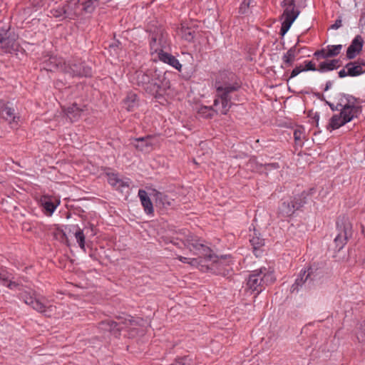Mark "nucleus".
Listing matches in <instances>:
<instances>
[{
  "label": "nucleus",
  "instance_id": "47",
  "mask_svg": "<svg viewBox=\"0 0 365 365\" xmlns=\"http://www.w3.org/2000/svg\"><path fill=\"white\" fill-rule=\"evenodd\" d=\"M64 9V6L63 8H61L59 10H56V11H51V14H53V16L58 18V17H61L63 16V15L65 16V14L63 12Z\"/></svg>",
  "mask_w": 365,
  "mask_h": 365
},
{
  "label": "nucleus",
  "instance_id": "25",
  "mask_svg": "<svg viewBox=\"0 0 365 365\" xmlns=\"http://www.w3.org/2000/svg\"><path fill=\"white\" fill-rule=\"evenodd\" d=\"M340 66V61L338 59H333L328 61L322 62L319 65L317 71L319 72H326L336 69Z\"/></svg>",
  "mask_w": 365,
  "mask_h": 365
},
{
  "label": "nucleus",
  "instance_id": "32",
  "mask_svg": "<svg viewBox=\"0 0 365 365\" xmlns=\"http://www.w3.org/2000/svg\"><path fill=\"white\" fill-rule=\"evenodd\" d=\"M75 237L78 243L79 247L85 250V235L83 230L78 228L74 234Z\"/></svg>",
  "mask_w": 365,
  "mask_h": 365
},
{
  "label": "nucleus",
  "instance_id": "23",
  "mask_svg": "<svg viewBox=\"0 0 365 365\" xmlns=\"http://www.w3.org/2000/svg\"><path fill=\"white\" fill-rule=\"evenodd\" d=\"M13 46L14 39L9 37L7 31L3 30L0 32V48L5 50L6 52H10Z\"/></svg>",
  "mask_w": 365,
  "mask_h": 365
},
{
  "label": "nucleus",
  "instance_id": "19",
  "mask_svg": "<svg viewBox=\"0 0 365 365\" xmlns=\"http://www.w3.org/2000/svg\"><path fill=\"white\" fill-rule=\"evenodd\" d=\"M158 58L161 61L168 63L178 71L181 70L182 65L174 56L166 52H160Z\"/></svg>",
  "mask_w": 365,
  "mask_h": 365
},
{
  "label": "nucleus",
  "instance_id": "2",
  "mask_svg": "<svg viewBox=\"0 0 365 365\" xmlns=\"http://www.w3.org/2000/svg\"><path fill=\"white\" fill-rule=\"evenodd\" d=\"M331 110H340V113L347 120L348 123L354 118H357L361 111V106L359 100L356 98L339 93L336 101L329 103Z\"/></svg>",
  "mask_w": 365,
  "mask_h": 365
},
{
  "label": "nucleus",
  "instance_id": "51",
  "mask_svg": "<svg viewBox=\"0 0 365 365\" xmlns=\"http://www.w3.org/2000/svg\"><path fill=\"white\" fill-rule=\"evenodd\" d=\"M331 86V83L328 82L326 85L325 91H327L329 88V86Z\"/></svg>",
  "mask_w": 365,
  "mask_h": 365
},
{
  "label": "nucleus",
  "instance_id": "37",
  "mask_svg": "<svg viewBox=\"0 0 365 365\" xmlns=\"http://www.w3.org/2000/svg\"><path fill=\"white\" fill-rule=\"evenodd\" d=\"M94 0H86L81 4V7L86 13H91L95 9Z\"/></svg>",
  "mask_w": 365,
  "mask_h": 365
},
{
  "label": "nucleus",
  "instance_id": "20",
  "mask_svg": "<svg viewBox=\"0 0 365 365\" xmlns=\"http://www.w3.org/2000/svg\"><path fill=\"white\" fill-rule=\"evenodd\" d=\"M138 197H140L145 212L148 215L153 214L154 212L153 203L150 197L148 196L147 192L144 190H139Z\"/></svg>",
  "mask_w": 365,
  "mask_h": 365
},
{
  "label": "nucleus",
  "instance_id": "33",
  "mask_svg": "<svg viewBox=\"0 0 365 365\" xmlns=\"http://www.w3.org/2000/svg\"><path fill=\"white\" fill-rule=\"evenodd\" d=\"M305 202V197L304 193L295 197L292 200H291V203L294 206L295 210L302 207Z\"/></svg>",
  "mask_w": 365,
  "mask_h": 365
},
{
  "label": "nucleus",
  "instance_id": "14",
  "mask_svg": "<svg viewBox=\"0 0 365 365\" xmlns=\"http://www.w3.org/2000/svg\"><path fill=\"white\" fill-rule=\"evenodd\" d=\"M343 46L341 44L338 45H328L326 48L317 51L314 56L317 58H329L338 56L342 49Z\"/></svg>",
  "mask_w": 365,
  "mask_h": 365
},
{
  "label": "nucleus",
  "instance_id": "29",
  "mask_svg": "<svg viewBox=\"0 0 365 365\" xmlns=\"http://www.w3.org/2000/svg\"><path fill=\"white\" fill-rule=\"evenodd\" d=\"M153 192L155 197V202L157 205H161L163 207H167L171 205L167 195L155 190H153Z\"/></svg>",
  "mask_w": 365,
  "mask_h": 365
},
{
  "label": "nucleus",
  "instance_id": "36",
  "mask_svg": "<svg viewBox=\"0 0 365 365\" xmlns=\"http://www.w3.org/2000/svg\"><path fill=\"white\" fill-rule=\"evenodd\" d=\"M356 335L359 342L365 343V320L360 324Z\"/></svg>",
  "mask_w": 365,
  "mask_h": 365
},
{
  "label": "nucleus",
  "instance_id": "50",
  "mask_svg": "<svg viewBox=\"0 0 365 365\" xmlns=\"http://www.w3.org/2000/svg\"><path fill=\"white\" fill-rule=\"evenodd\" d=\"M341 26V21H336L334 24L331 26L332 29H336Z\"/></svg>",
  "mask_w": 365,
  "mask_h": 365
},
{
  "label": "nucleus",
  "instance_id": "8",
  "mask_svg": "<svg viewBox=\"0 0 365 365\" xmlns=\"http://www.w3.org/2000/svg\"><path fill=\"white\" fill-rule=\"evenodd\" d=\"M271 277L272 275L267 273L264 267L252 270V292H257V294L260 293Z\"/></svg>",
  "mask_w": 365,
  "mask_h": 365
},
{
  "label": "nucleus",
  "instance_id": "17",
  "mask_svg": "<svg viewBox=\"0 0 365 365\" xmlns=\"http://www.w3.org/2000/svg\"><path fill=\"white\" fill-rule=\"evenodd\" d=\"M364 67H365V63L359 60L348 63L345 66L346 69L348 70L349 76H357L362 74L365 71Z\"/></svg>",
  "mask_w": 365,
  "mask_h": 365
},
{
  "label": "nucleus",
  "instance_id": "21",
  "mask_svg": "<svg viewBox=\"0 0 365 365\" xmlns=\"http://www.w3.org/2000/svg\"><path fill=\"white\" fill-rule=\"evenodd\" d=\"M299 52V51L297 50L295 46L289 48L282 56V61L284 66L282 65V67L284 68L291 66L295 61V58L298 55Z\"/></svg>",
  "mask_w": 365,
  "mask_h": 365
},
{
  "label": "nucleus",
  "instance_id": "42",
  "mask_svg": "<svg viewBox=\"0 0 365 365\" xmlns=\"http://www.w3.org/2000/svg\"><path fill=\"white\" fill-rule=\"evenodd\" d=\"M43 205L44 209L50 214L53 213L56 209V205L51 201H45Z\"/></svg>",
  "mask_w": 365,
  "mask_h": 365
},
{
  "label": "nucleus",
  "instance_id": "3",
  "mask_svg": "<svg viewBox=\"0 0 365 365\" xmlns=\"http://www.w3.org/2000/svg\"><path fill=\"white\" fill-rule=\"evenodd\" d=\"M134 80L138 86L143 87L145 91L152 95L157 93L160 88V81L155 71L139 70L135 73Z\"/></svg>",
  "mask_w": 365,
  "mask_h": 365
},
{
  "label": "nucleus",
  "instance_id": "24",
  "mask_svg": "<svg viewBox=\"0 0 365 365\" xmlns=\"http://www.w3.org/2000/svg\"><path fill=\"white\" fill-rule=\"evenodd\" d=\"M10 275L5 270H1L0 271V280L2 282L3 284L6 286L11 289H18L19 290H21V285L19 283L16 282H14L9 279Z\"/></svg>",
  "mask_w": 365,
  "mask_h": 365
},
{
  "label": "nucleus",
  "instance_id": "39",
  "mask_svg": "<svg viewBox=\"0 0 365 365\" xmlns=\"http://www.w3.org/2000/svg\"><path fill=\"white\" fill-rule=\"evenodd\" d=\"M279 168L278 163H267L265 165H261L260 168H259V172H264L267 173L268 170H271L272 169H278Z\"/></svg>",
  "mask_w": 365,
  "mask_h": 365
},
{
  "label": "nucleus",
  "instance_id": "31",
  "mask_svg": "<svg viewBox=\"0 0 365 365\" xmlns=\"http://www.w3.org/2000/svg\"><path fill=\"white\" fill-rule=\"evenodd\" d=\"M294 138L297 144L302 145L304 138V130L303 128H298L294 131Z\"/></svg>",
  "mask_w": 365,
  "mask_h": 365
},
{
  "label": "nucleus",
  "instance_id": "53",
  "mask_svg": "<svg viewBox=\"0 0 365 365\" xmlns=\"http://www.w3.org/2000/svg\"><path fill=\"white\" fill-rule=\"evenodd\" d=\"M250 279H251V274H249V276H248V280L250 281Z\"/></svg>",
  "mask_w": 365,
  "mask_h": 365
},
{
  "label": "nucleus",
  "instance_id": "26",
  "mask_svg": "<svg viewBox=\"0 0 365 365\" xmlns=\"http://www.w3.org/2000/svg\"><path fill=\"white\" fill-rule=\"evenodd\" d=\"M295 210L291 201L281 202L278 208V213L282 217H288L294 212Z\"/></svg>",
  "mask_w": 365,
  "mask_h": 365
},
{
  "label": "nucleus",
  "instance_id": "34",
  "mask_svg": "<svg viewBox=\"0 0 365 365\" xmlns=\"http://www.w3.org/2000/svg\"><path fill=\"white\" fill-rule=\"evenodd\" d=\"M181 31L182 38L186 41H191L193 40L195 34L194 30L188 27L185 28V26H182Z\"/></svg>",
  "mask_w": 365,
  "mask_h": 365
},
{
  "label": "nucleus",
  "instance_id": "22",
  "mask_svg": "<svg viewBox=\"0 0 365 365\" xmlns=\"http://www.w3.org/2000/svg\"><path fill=\"white\" fill-rule=\"evenodd\" d=\"M83 109L79 107L76 103L72 104V106L67 108L66 113L67 117L71 122L76 121L81 116Z\"/></svg>",
  "mask_w": 365,
  "mask_h": 365
},
{
  "label": "nucleus",
  "instance_id": "27",
  "mask_svg": "<svg viewBox=\"0 0 365 365\" xmlns=\"http://www.w3.org/2000/svg\"><path fill=\"white\" fill-rule=\"evenodd\" d=\"M346 123H348L347 120H346L344 118V116L341 113H339V114L334 115L331 118L329 126L331 129L335 130V129L339 128L340 127H341Z\"/></svg>",
  "mask_w": 365,
  "mask_h": 365
},
{
  "label": "nucleus",
  "instance_id": "52",
  "mask_svg": "<svg viewBox=\"0 0 365 365\" xmlns=\"http://www.w3.org/2000/svg\"><path fill=\"white\" fill-rule=\"evenodd\" d=\"M133 320L129 319V323H130V324H133Z\"/></svg>",
  "mask_w": 365,
  "mask_h": 365
},
{
  "label": "nucleus",
  "instance_id": "44",
  "mask_svg": "<svg viewBox=\"0 0 365 365\" xmlns=\"http://www.w3.org/2000/svg\"><path fill=\"white\" fill-rule=\"evenodd\" d=\"M250 4H251V0H244L240 7V13H241V14L247 13Z\"/></svg>",
  "mask_w": 365,
  "mask_h": 365
},
{
  "label": "nucleus",
  "instance_id": "46",
  "mask_svg": "<svg viewBox=\"0 0 365 365\" xmlns=\"http://www.w3.org/2000/svg\"><path fill=\"white\" fill-rule=\"evenodd\" d=\"M120 182V180L117 178L116 175L112 174L108 175V182L113 185H116Z\"/></svg>",
  "mask_w": 365,
  "mask_h": 365
},
{
  "label": "nucleus",
  "instance_id": "30",
  "mask_svg": "<svg viewBox=\"0 0 365 365\" xmlns=\"http://www.w3.org/2000/svg\"><path fill=\"white\" fill-rule=\"evenodd\" d=\"M0 106L4 107L1 111V115L2 117L10 122L11 120H14V110L11 108L5 106V104L3 101H0Z\"/></svg>",
  "mask_w": 365,
  "mask_h": 365
},
{
  "label": "nucleus",
  "instance_id": "10",
  "mask_svg": "<svg viewBox=\"0 0 365 365\" xmlns=\"http://www.w3.org/2000/svg\"><path fill=\"white\" fill-rule=\"evenodd\" d=\"M197 258H190L189 264L198 267L202 272L214 271L215 272H221L216 266V257L212 260H206L205 256L198 255Z\"/></svg>",
  "mask_w": 365,
  "mask_h": 365
},
{
  "label": "nucleus",
  "instance_id": "35",
  "mask_svg": "<svg viewBox=\"0 0 365 365\" xmlns=\"http://www.w3.org/2000/svg\"><path fill=\"white\" fill-rule=\"evenodd\" d=\"M314 268L312 267H310L307 270H304L302 274V270L301 271V278L297 279L296 282L297 284H299L300 283H304L306 282L309 277H311L312 273H313Z\"/></svg>",
  "mask_w": 365,
  "mask_h": 365
},
{
  "label": "nucleus",
  "instance_id": "48",
  "mask_svg": "<svg viewBox=\"0 0 365 365\" xmlns=\"http://www.w3.org/2000/svg\"><path fill=\"white\" fill-rule=\"evenodd\" d=\"M347 76H349V74H348V70L346 69V68L341 69L339 72V76L340 78H344Z\"/></svg>",
  "mask_w": 365,
  "mask_h": 365
},
{
  "label": "nucleus",
  "instance_id": "1",
  "mask_svg": "<svg viewBox=\"0 0 365 365\" xmlns=\"http://www.w3.org/2000/svg\"><path fill=\"white\" fill-rule=\"evenodd\" d=\"M235 75L233 73H220L215 83L216 88V98L213 106H201L198 110V114L205 118H211L214 113H220L226 115L230 109L231 94L240 88V85L235 82Z\"/></svg>",
  "mask_w": 365,
  "mask_h": 365
},
{
  "label": "nucleus",
  "instance_id": "5",
  "mask_svg": "<svg viewBox=\"0 0 365 365\" xmlns=\"http://www.w3.org/2000/svg\"><path fill=\"white\" fill-rule=\"evenodd\" d=\"M337 235L334 240L335 249L340 251L351 237L353 230L352 224L349 217L340 216L336 222Z\"/></svg>",
  "mask_w": 365,
  "mask_h": 365
},
{
  "label": "nucleus",
  "instance_id": "6",
  "mask_svg": "<svg viewBox=\"0 0 365 365\" xmlns=\"http://www.w3.org/2000/svg\"><path fill=\"white\" fill-rule=\"evenodd\" d=\"M182 243L185 247L188 248L195 255L205 256L206 260H212L215 257L212 250L209 247L205 245L202 240L195 235H187L182 240Z\"/></svg>",
  "mask_w": 365,
  "mask_h": 365
},
{
  "label": "nucleus",
  "instance_id": "16",
  "mask_svg": "<svg viewBox=\"0 0 365 365\" xmlns=\"http://www.w3.org/2000/svg\"><path fill=\"white\" fill-rule=\"evenodd\" d=\"M364 44V40L360 36H356L352 41L351 45L348 47L346 56L349 59H352L361 51Z\"/></svg>",
  "mask_w": 365,
  "mask_h": 365
},
{
  "label": "nucleus",
  "instance_id": "49",
  "mask_svg": "<svg viewBox=\"0 0 365 365\" xmlns=\"http://www.w3.org/2000/svg\"><path fill=\"white\" fill-rule=\"evenodd\" d=\"M178 259L183 262V263H187V264H189V260H190V258L189 257H182V256H178Z\"/></svg>",
  "mask_w": 365,
  "mask_h": 365
},
{
  "label": "nucleus",
  "instance_id": "40",
  "mask_svg": "<svg viewBox=\"0 0 365 365\" xmlns=\"http://www.w3.org/2000/svg\"><path fill=\"white\" fill-rule=\"evenodd\" d=\"M171 365H193V363L191 359L188 358L187 356H185L177 359L175 363Z\"/></svg>",
  "mask_w": 365,
  "mask_h": 365
},
{
  "label": "nucleus",
  "instance_id": "43",
  "mask_svg": "<svg viewBox=\"0 0 365 365\" xmlns=\"http://www.w3.org/2000/svg\"><path fill=\"white\" fill-rule=\"evenodd\" d=\"M304 66H303L304 71H317L315 64L311 61H304Z\"/></svg>",
  "mask_w": 365,
  "mask_h": 365
},
{
  "label": "nucleus",
  "instance_id": "12",
  "mask_svg": "<svg viewBox=\"0 0 365 365\" xmlns=\"http://www.w3.org/2000/svg\"><path fill=\"white\" fill-rule=\"evenodd\" d=\"M150 46L152 53H157L159 56L160 52H164L163 49L166 46V38L162 31L152 34Z\"/></svg>",
  "mask_w": 365,
  "mask_h": 365
},
{
  "label": "nucleus",
  "instance_id": "13",
  "mask_svg": "<svg viewBox=\"0 0 365 365\" xmlns=\"http://www.w3.org/2000/svg\"><path fill=\"white\" fill-rule=\"evenodd\" d=\"M43 68L48 71H62L64 73L66 62L61 57L52 56L43 63Z\"/></svg>",
  "mask_w": 365,
  "mask_h": 365
},
{
  "label": "nucleus",
  "instance_id": "28",
  "mask_svg": "<svg viewBox=\"0 0 365 365\" xmlns=\"http://www.w3.org/2000/svg\"><path fill=\"white\" fill-rule=\"evenodd\" d=\"M215 256L217 258V262H216V266L217 267H218V269H220L219 270L221 272H215L214 271H210L211 272L215 274H220V275H223V276H227L229 274V269L226 268V267L228 266V264H227L225 261V257H221L220 258H219L218 256L215 255Z\"/></svg>",
  "mask_w": 365,
  "mask_h": 365
},
{
  "label": "nucleus",
  "instance_id": "11",
  "mask_svg": "<svg viewBox=\"0 0 365 365\" xmlns=\"http://www.w3.org/2000/svg\"><path fill=\"white\" fill-rule=\"evenodd\" d=\"M130 143L138 151L150 153L154 148L155 138L153 135H146L142 138H134Z\"/></svg>",
  "mask_w": 365,
  "mask_h": 365
},
{
  "label": "nucleus",
  "instance_id": "45",
  "mask_svg": "<svg viewBox=\"0 0 365 365\" xmlns=\"http://www.w3.org/2000/svg\"><path fill=\"white\" fill-rule=\"evenodd\" d=\"M135 97V95L133 94L124 101V104L127 106L126 108L128 110H130L132 109Z\"/></svg>",
  "mask_w": 365,
  "mask_h": 365
},
{
  "label": "nucleus",
  "instance_id": "38",
  "mask_svg": "<svg viewBox=\"0 0 365 365\" xmlns=\"http://www.w3.org/2000/svg\"><path fill=\"white\" fill-rule=\"evenodd\" d=\"M303 66L302 65L296 66L291 72L290 76H287V73L284 74V78L289 81L291 78L296 77L298 76L301 72H303Z\"/></svg>",
  "mask_w": 365,
  "mask_h": 365
},
{
  "label": "nucleus",
  "instance_id": "41",
  "mask_svg": "<svg viewBox=\"0 0 365 365\" xmlns=\"http://www.w3.org/2000/svg\"><path fill=\"white\" fill-rule=\"evenodd\" d=\"M264 245V239L259 237H252V248L257 250L258 248Z\"/></svg>",
  "mask_w": 365,
  "mask_h": 365
},
{
  "label": "nucleus",
  "instance_id": "4",
  "mask_svg": "<svg viewBox=\"0 0 365 365\" xmlns=\"http://www.w3.org/2000/svg\"><path fill=\"white\" fill-rule=\"evenodd\" d=\"M19 298L34 310L43 314L46 317H51V314L56 310V307L47 305L44 300L37 297L36 292L34 290H24L19 294Z\"/></svg>",
  "mask_w": 365,
  "mask_h": 365
},
{
  "label": "nucleus",
  "instance_id": "18",
  "mask_svg": "<svg viewBox=\"0 0 365 365\" xmlns=\"http://www.w3.org/2000/svg\"><path fill=\"white\" fill-rule=\"evenodd\" d=\"M98 328L102 331H109L113 334H118L122 327H119V324L112 320L102 321L98 324Z\"/></svg>",
  "mask_w": 365,
  "mask_h": 365
},
{
  "label": "nucleus",
  "instance_id": "7",
  "mask_svg": "<svg viewBox=\"0 0 365 365\" xmlns=\"http://www.w3.org/2000/svg\"><path fill=\"white\" fill-rule=\"evenodd\" d=\"M282 6L284 8L282 14L283 22L280 32L282 35L286 34L293 22L299 14V11L295 9L294 0H284Z\"/></svg>",
  "mask_w": 365,
  "mask_h": 365
},
{
  "label": "nucleus",
  "instance_id": "9",
  "mask_svg": "<svg viewBox=\"0 0 365 365\" xmlns=\"http://www.w3.org/2000/svg\"><path fill=\"white\" fill-rule=\"evenodd\" d=\"M64 73H68L72 76L88 77L91 76L92 71L91 67L79 61L73 60L68 64L66 63Z\"/></svg>",
  "mask_w": 365,
  "mask_h": 365
},
{
  "label": "nucleus",
  "instance_id": "15",
  "mask_svg": "<svg viewBox=\"0 0 365 365\" xmlns=\"http://www.w3.org/2000/svg\"><path fill=\"white\" fill-rule=\"evenodd\" d=\"M81 3L77 0H71L64 6L63 12L65 18L73 19L81 14Z\"/></svg>",
  "mask_w": 365,
  "mask_h": 365
}]
</instances>
